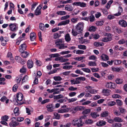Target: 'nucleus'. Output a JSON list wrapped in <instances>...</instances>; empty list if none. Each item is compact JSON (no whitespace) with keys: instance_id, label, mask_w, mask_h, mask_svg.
<instances>
[{"instance_id":"a18cd8bd","label":"nucleus","mask_w":127,"mask_h":127,"mask_svg":"<svg viewBox=\"0 0 127 127\" xmlns=\"http://www.w3.org/2000/svg\"><path fill=\"white\" fill-rule=\"evenodd\" d=\"M108 112L107 111H105L102 112L101 115V117H104L108 116Z\"/></svg>"},{"instance_id":"0e129e2a","label":"nucleus","mask_w":127,"mask_h":127,"mask_svg":"<svg viewBox=\"0 0 127 127\" xmlns=\"http://www.w3.org/2000/svg\"><path fill=\"white\" fill-rule=\"evenodd\" d=\"M28 78V77L27 75H25L23 78L22 81L23 82H25L27 80Z\"/></svg>"},{"instance_id":"393cba45","label":"nucleus","mask_w":127,"mask_h":127,"mask_svg":"<svg viewBox=\"0 0 127 127\" xmlns=\"http://www.w3.org/2000/svg\"><path fill=\"white\" fill-rule=\"evenodd\" d=\"M65 39L66 41L67 42L71 40V38L69 34L67 33L65 36Z\"/></svg>"},{"instance_id":"de8ad7c7","label":"nucleus","mask_w":127,"mask_h":127,"mask_svg":"<svg viewBox=\"0 0 127 127\" xmlns=\"http://www.w3.org/2000/svg\"><path fill=\"white\" fill-rule=\"evenodd\" d=\"M88 65L90 66H95L96 65V64L95 62L91 61L88 63Z\"/></svg>"},{"instance_id":"cd10ccee","label":"nucleus","mask_w":127,"mask_h":127,"mask_svg":"<svg viewBox=\"0 0 127 127\" xmlns=\"http://www.w3.org/2000/svg\"><path fill=\"white\" fill-rule=\"evenodd\" d=\"M96 27L95 26H92L89 28L88 31L90 32H94L96 31Z\"/></svg>"},{"instance_id":"774afa93","label":"nucleus","mask_w":127,"mask_h":127,"mask_svg":"<svg viewBox=\"0 0 127 127\" xmlns=\"http://www.w3.org/2000/svg\"><path fill=\"white\" fill-rule=\"evenodd\" d=\"M49 101L50 99H46L42 101L41 102V103L42 104H44L47 102H49Z\"/></svg>"},{"instance_id":"052dcab7","label":"nucleus","mask_w":127,"mask_h":127,"mask_svg":"<svg viewBox=\"0 0 127 127\" xmlns=\"http://www.w3.org/2000/svg\"><path fill=\"white\" fill-rule=\"evenodd\" d=\"M104 23V22L103 21H99L96 22V24L98 26H101Z\"/></svg>"},{"instance_id":"69168bd1","label":"nucleus","mask_w":127,"mask_h":127,"mask_svg":"<svg viewBox=\"0 0 127 127\" xmlns=\"http://www.w3.org/2000/svg\"><path fill=\"white\" fill-rule=\"evenodd\" d=\"M68 90L70 91H74L77 89V88H74L73 86H71L68 88Z\"/></svg>"},{"instance_id":"5fc2aeb1","label":"nucleus","mask_w":127,"mask_h":127,"mask_svg":"<svg viewBox=\"0 0 127 127\" xmlns=\"http://www.w3.org/2000/svg\"><path fill=\"white\" fill-rule=\"evenodd\" d=\"M115 29L116 30V32L118 33H119L123 32V30H121L120 29L117 27Z\"/></svg>"},{"instance_id":"58836bf2","label":"nucleus","mask_w":127,"mask_h":127,"mask_svg":"<svg viewBox=\"0 0 127 127\" xmlns=\"http://www.w3.org/2000/svg\"><path fill=\"white\" fill-rule=\"evenodd\" d=\"M61 36V35L59 34L58 33H56L54 34L53 36V38L55 39L59 38Z\"/></svg>"},{"instance_id":"4d7b16f0","label":"nucleus","mask_w":127,"mask_h":127,"mask_svg":"<svg viewBox=\"0 0 127 127\" xmlns=\"http://www.w3.org/2000/svg\"><path fill=\"white\" fill-rule=\"evenodd\" d=\"M99 35L97 33L93 34V38L95 39H98L99 37Z\"/></svg>"},{"instance_id":"a19ab883","label":"nucleus","mask_w":127,"mask_h":127,"mask_svg":"<svg viewBox=\"0 0 127 127\" xmlns=\"http://www.w3.org/2000/svg\"><path fill=\"white\" fill-rule=\"evenodd\" d=\"M23 39L22 38V37H19L17 40L16 43V44L17 45H19L21 41H22Z\"/></svg>"},{"instance_id":"3c124183","label":"nucleus","mask_w":127,"mask_h":127,"mask_svg":"<svg viewBox=\"0 0 127 127\" xmlns=\"http://www.w3.org/2000/svg\"><path fill=\"white\" fill-rule=\"evenodd\" d=\"M18 86L17 84H15L12 88V90L13 92H15L17 91V89L18 88Z\"/></svg>"},{"instance_id":"49530a36","label":"nucleus","mask_w":127,"mask_h":127,"mask_svg":"<svg viewBox=\"0 0 127 127\" xmlns=\"http://www.w3.org/2000/svg\"><path fill=\"white\" fill-rule=\"evenodd\" d=\"M114 61V64L116 65H118L121 64L122 63V61L119 60H115Z\"/></svg>"},{"instance_id":"6e6d98bb","label":"nucleus","mask_w":127,"mask_h":127,"mask_svg":"<svg viewBox=\"0 0 127 127\" xmlns=\"http://www.w3.org/2000/svg\"><path fill=\"white\" fill-rule=\"evenodd\" d=\"M63 25H65L69 23L70 20L69 19H67L65 21H62Z\"/></svg>"},{"instance_id":"c03bdc74","label":"nucleus","mask_w":127,"mask_h":127,"mask_svg":"<svg viewBox=\"0 0 127 127\" xmlns=\"http://www.w3.org/2000/svg\"><path fill=\"white\" fill-rule=\"evenodd\" d=\"M53 79L56 81H61L62 79V78L60 76L54 77Z\"/></svg>"},{"instance_id":"79ce46f5","label":"nucleus","mask_w":127,"mask_h":127,"mask_svg":"<svg viewBox=\"0 0 127 127\" xmlns=\"http://www.w3.org/2000/svg\"><path fill=\"white\" fill-rule=\"evenodd\" d=\"M20 71L21 73H24L25 72H26V66L24 65L23 66L22 68L20 69Z\"/></svg>"},{"instance_id":"412c9836","label":"nucleus","mask_w":127,"mask_h":127,"mask_svg":"<svg viewBox=\"0 0 127 127\" xmlns=\"http://www.w3.org/2000/svg\"><path fill=\"white\" fill-rule=\"evenodd\" d=\"M21 53V56L22 57L24 58H26L28 57L29 53L27 51H24L23 52H20Z\"/></svg>"},{"instance_id":"4be33fe9","label":"nucleus","mask_w":127,"mask_h":127,"mask_svg":"<svg viewBox=\"0 0 127 127\" xmlns=\"http://www.w3.org/2000/svg\"><path fill=\"white\" fill-rule=\"evenodd\" d=\"M14 112L15 115L17 116L19 115L20 113L18 107L15 108L14 110Z\"/></svg>"},{"instance_id":"5701e85b","label":"nucleus","mask_w":127,"mask_h":127,"mask_svg":"<svg viewBox=\"0 0 127 127\" xmlns=\"http://www.w3.org/2000/svg\"><path fill=\"white\" fill-rule=\"evenodd\" d=\"M112 39V37H107L103 38L102 40L103 42H106L110 41Z\"/></svg>"},{"instance_id":"20e7f679","label":"nucleus","mask_w":127,"mask_h":127,"mask_svg":"<svg viewBox=\"0 0 127 127\" xmlns=\"http://www.w3.org/2000/svg\"><path fill=\"white\" fill-rule=\"evenodd\" d=\"M11 119V121L9 123V125L11 127H15L19 124V123L16 121V119L15 118L13 117Z\"/></svg>"},{"instance_id":"f704fd0d","label":"nucleus","mask_w":127,"mask_h":127,"mask_svg":"<svg viewBox=\"0 0 127 127\" xmlns=\"http://www.w3.org/2000/svg\"><path fill=\"white\" fill-rule=\"evenodd\" d=\"M84 24L83 23L80 22V33H82L84 27Z\"/></svg>"},{"instance_id":"7c9ffc66","label":"nucleus","mask_w":127,"mask_h":127,"mask_svg":"<svg viewBox=\"0 0 127 127\" xmlns=\"http://www.w3.org/2000/svg\"><path fill=\"white\" fill-rule=\"evenodd\" d=\"M54 118L55 119L58 120L60 119V115L56 113H54Z\"/></svg>"},{"instance_id":"c9c22d12","label":"nucleus","mask_w":127,"mask_h":127,"mask_svg":"<svg viewBox=\"0 0 127 127\" xmlns=\"http://www.w3.org/2000/svg\"><path fill=\"white\" fill-rule=\"evenodd\" d=\"M114 120L115 122H122L123 120L120 118L116 117L114 119Z\"/></svg>"},{"instance_id":"473e14b6","label":"nucleus","mask_w":127,"mask_h":127,"mask_svg":"<svg viewBox=\"0 0 127 127\" xmlns=\"http://www.w3.org/2000/svg\"><path fill=\"white\" fill-rule=\"evenodd\" d=\"M85 124H90L93 123V121L91 119H88L85 120Z\"/></svg>"},{"instance_id":"8fccbe9b","label":"nucleus","mask_w":127,"mask_h":127,"mask_svg":"<svg viewBox=\"0 0 127 127\" xmlns=\"http://www.w3.org/2000/svg\"><path fill=\"white\" fill-rule=\"evenodd\" d=\"M77 99L75 98H73L71 99H68L69 103H70L76 101Z\"/></svg>"},{"instance_id":"f03ea898","label":"nucleus","mask_w":127,"mask_h":127,"mask_svg":"<svg viewBox=\"0 0 127 127\" xmlns=\"http://www.w3.org/2000/svg\"><path fill=\"white\" fill-rule=\"evenodd\" d=\"M66 106L64 105L62 106L61 108L59 109L58 110V113H67L69 110L70 109L66 107Z\"/></svg>"},{"instance_id":"c85d7f7f","label":"nucleus","mask_w":127,"mask_h":127,"mask_svg":"<svg viewBox=\"0 0 127 127\" xmlns=\"http://www.w3.org/2000/svg\"><path fill=\"white\" fill-rule=\"evenodd\" d=\"M58 48L61 49H64L67 47V46L65 45L64 43L62 44L58 47Z\"/></svg>"},{"instance_id":"c756f323","label":"nucleus","mask_w":127,"mask_h":127,"mask_svg":"<svg viewBox=\"0 0 127 127\" xmlns=\"http://www.w3.org/2000/svg\"><path fill=\"white\" fill-rule=\"evenodd\" d=\"M56 13L58 15H63L66 14L65 11H58Z\"/></svg>"},{"instance_id":"bb28decb","label":"nucleus","mask_w":127,"mask_h":127,"mask_svg":"<svg viewBox=\"0 0 127 127\" xmlns=\"http://www.w3.org/2000/svg\"><path fill=\"white\" fill-rule=\"evenodd\" d=\"M89 20L90 22H93L95 20V17L92 14L89 17Z\"/></svg>"},{"instance_id":"f3484780","label":"nucleus","mask_w":127,"mask_h":127,"mask_svg":"<svg viewBox=\"0 0 127 127\" xmlns=\"http://www.w3.org/2000/svg\"><path fill=\"white\" fill-rule=\"evenodd\" d=\"M33 65V62L32 60H29L27 62V65L28 67L29 68H32Z\"/></svg>"},{"instance_id":"37998d69","label":"nucleus","mask_w":127,"mask_h":127,"mask_svg":"<svg viewBox=\"0 0 127 127\" xmlns=\"http://www.w3.org/2000/svg\"><path fill=\"white\" fill-rule=\"evenodd\" d=\"M81 70H83L85 72L89 73L91 71L88 68H82Z\"/></svg>"},{"instance_id":"9d476101","label":"nucleus","mask_w":127,"mask_h":127,"mask_svg":"<svg viewBox=\"0 0 127 127\" xmlns=\"http://www.w3.org/2000/svg\"><path fill=\"white\" fill-rule=\"evenodd\" d=\"M119 24L122 27H126L127 26V23L126 22L123 20H120L119 22Z\"/></svg>"},{"instance_id":"9b49d317","label":"nucleus","mask_w":127,"mask_h":127,"mask_svg":"<svg viewBox=\"0 0 127 127\" xmlns=\"http://www.w3.org/2000/svg\"><path fill=\"white\" fill-rule=\"evenodd\" d=\"M64 41L62 39H58L55 41V43L56 46L58 47L60 45L62 44V43L64 42Z\"/></svg>"},{"instance_id":"2f4dec72","label":"nucleus","mask_w":127,"mask_h":127,"mask_svg":"<svg viewBox=\"0 0 127 127\" xmlns=\"http://www.w3.org/2000/svg\"><path fill=\"white\" fill-rule=\"evenodd\" d=\"M86 116L84 115L81 116V118H80V126H81L83 125L82 124H81L82 122V121H82V119H85L86 118Z\"/></svg>"},{"instance_id":"1a4fd4ad","label":"nucleus","mask_w":127,"mask_h":127,"mask_svg":"<svg viewBox=\"0 0 127 127\" xmlns=\"http://www.w3.org/2000/svg\"><path fill=\"white\" fill-rule=\"evenodd\" d=\"M27 46L25 43L21 44L19 48V51L20 52H23L26 49Z\"/></svg>"},{"instance_id":"39448f33","label":"nucleus","mask_w":127,"mask_h":127,"mask_svg":"<svg viewBox=\"0 0 127 127\" xmlns=\"http://www.w3.org/2000/svg\"><path fill=\"white\" fill-rule=\"evenodd\" d=\"M106 87L109 89H114L116 87V84L114 83L108 82L106 83Z\"/></svg>"},{"instance_id":"864d4df0","label":"nucleus","mask_w":127,"mask_h":127,"mask_svg":"<svg viewBox=\"0 0 127 127\" xmlns=\"http://www.w3.org/2000/svg\"><path fill=\"white\" fill-rule=\"evenodd\" d=\"M86 6V3L84 2H80V6L82 7H84Z\"/></svg>"},{"instance_id":"dca6fc26","label":"nucleus","mask_w":127,"mask_h":127,"mask_svg":"<svg viewBox=\"0 0 127 127\" xmlns=\"http://www.w3.org/2000/svg\"><path fill=\"white\" fill-rule=\"evenodd\" d=\"M105 121H100L97 122L96 123L97 126L100 127L104 126L106 124Z\"/></svg>"},{"instance_id":"f257e3e1","label":"nucleus","mask_w":127,"mask_h":127,"mask_svg":"<svg viewBox=\"0 0 127 127\" xmlns=\"http://www.w3.org/2000/svg\"><path fill=\"white\" fill-rule=\"evenodd\" d=\"M9 27V30L13 32H16L18 30V25L15 23L10 24Z\"/></svg>"},{"instance_id":"603ef678","label":"nucleus","mask_w":127,"mask_h":127,"mask_svg":"<svg viewBox=\"0 0 127 127\" xmlns=\"http://www.w3.org/2000/svg\"><path fill=\"white\" fill-rule=\"evenodd\" d=\"M70 51H63L60 53V54L61 55H64V54H68L70 53Z\"/></svg>"},{"instance_id":"a211bd4d","label":"nucleus","mask_w":127,"mask_h":127,"mask_svg":"<svg viewBox=\"0 0 127 127\" xmlns=\"http://www.w3.org/2000/svg\"><path fill=\"white\" fill-rule=\"evenodd\" d=\"M110 91L107 89H103L102 91V93L105 95L108 96L109 95Z\"/></svg>"},{"instance_id":"bf43d9fd","label":"nucleus","mask_w":127,"mask_h":127,"mask_svg":"<svg viewBox=\"0 0 127 127\" xmlns=\"http://www.w3.org/2000/svg\"><path fill=\"white\" fill-rule=\"evenodd\" d=\"M38 4L37 3H34L32 5L31 10L33 11L34 10L35 7L36 6V5Z\"/></svg>"},{"instance_id":"ddd939ff","label":"nucleus","mask_w":127,"mask_h":127,"mask_svg":"<svg viewBox=\"0 0 127 127\" xmlns=\"http://www.w3.org/2000/svg\"><path fill=\"white\" fill-rule=\"evenodd\" d=\"M101 59L103 61H107L109 60V57L108 56L104 54H103L100 56Z\"/></svg>"},{"instance_id":"ea45409f","label":"nucleus","mask_w":127,"mask_h":127,"mask_svg":"<svg viewBox=\"0 0 127 127\" xmlns=\"http://www.w3.org/2000/svg\"><path fill=\"white\" fill-rule=\"evenodd\" d=\"M73 67V66L71 65H65L64 66L63 68L65 70L69 69L70 68H71Z\"/></svg>"},{"instance_id":"0eeeda50","label":"nucleus","mask_w":127,"mask_h":127,"mask_svg":"<svg viewBox=\"0 0 127 127\" xmlns=\"http://www.w3.org/2000/svg\"><path fill=\"white\" fill-rule=\"evenodd\" d=\"M42 5L41 4H40L37 8L35 11L34 14L36 15H39L41 14V9Z\"/></svg>"},{"instance_id":"680f3d73","label":"nucleus","mask_w":127,"mask_h":127,"mask_svg":"<svg viewBox=\"0 0 127 127\" xmlns=\"http://www.w3.org/2000/svg\"><path fill=\"white\" fill-rule=\"evenodd\" d=\"M116 104V102L113 101L110 102L108 103V105L110 106H113Z\"/></svg>"},{"instance_id":"b1692460","label":"nucleus","mask_w":127,"mask_h":127,"mask_svg":"<svg viewBox=\"0 0 127 127\" xmlns=\"http://www.w3.org/2000/svg\"><path fill=\"white\" fill-rule=\"evenodd\" d=\"M65 8L66 10L69 11H71L73 9L72 7L69 5H66L65 7Z\"/></svg>"},{"instance_id":"6e6552de","label":"nucleus","mask_w":127,"mask_h":127,"mask_svg":"<svg viewBox=\"0 0 127 127\" xmlns=\"http://www.w3.org/2000/svg\"><path fill=\"white\" fill-rule=\"evenodd\" d=\"M46 108L48 111L52 112L54 111L55 107L52 104H49L46 106Z\"/></svg>"},{"instance_id":"338daca9","label":"nucleus","mask_w":127,"mask_h":127,"mask_svg":"<svg viewBox=\"0 0 127 127\" xmlns=\"http://www.w3.org/2000/svg\"><path fill=\"white\" fill-rule=\"evenodd\" d=\"M116 102L117 104L119 106H121L122 105L123 103L119 99L116 100Z\"/></svg>"},{"instance_id":"13d9d810","label":"nucleus","mask_w":127,"mask_h":127,"mask_svg":"<svg viewBox=\"0 0 127 127\" xmlns=\"http://www.w3.org/2000/svg\"><path fill=\"white\" fill-rule=\"evenodd\" d=\"M70 16L69 15H66L62 17L61 18V19L62 20H64L67 19L69 18Z\"/></svg>"},{"instance_id":"4c0bfd02","label":"nucleus","mask_w":127,"mask_h":127,"mask_svg":"<svg viewBox=\"0 0 127 127\" xmlns=\"http://www.w3.org/2000/svg\"><path fill=\"white\" fill-rule=\"evenodd\" d=\"M119 109L120 111V113L122 114H124L125 112H126V109L121 107H119Z\"/></svg>"},{"instance_id":"e433bc0d","label":"nucleus","mask_w":127,"mask_h":127,"mask_svg":"<svg viewBox=\"0 0 127 127\" xmlns=\"http://www.w3.org/2000/svg\"><path fill=\"white\" fill-rule=\"evenodd\" d=\"M9 118L6 115H5L2 116L1 117V119L2 120L4 121H7Z\"/></svg>"},{"instance_id":"423d86ee","label":"nucleus","mask_w":127,"mask_h":127,"mask_svg":"<svg viewBox=\"0 0 127 127\" xmlns=\"http://www.w3.org/2000/svg\"><path fill=\"white\" fill-rule=\"evenodd\" d=\"M84 110L82 112V113L83 115L88 114L90 113L91 111V110L90 109H86L85 108L80 106V110Z\"/></svg>"},{"instance_id":"f8f14e48","label":"nucleus","mask_w":127,"mask_h":127,"mask_svg":"<svg viewBox=\"0 0 127 127\" xmlns=\"http://www.w3.org/2000/svg\"><path fill=\"white\" fill-rule=\"evenodd\" d=\"M73 125L79 127V124L78 121V119H75L73 120L72 123Z\"/></svg>"},{"instance_id":"2eb2a0df","label":"nucleus","mask_w":127,"mask_h":127,"mask_svg":"<svg viewBox=\"0 0 127 127\" xmlns=\"http://www.w3.org/2000/svg\"><path fill=\"white\" fill-rule=\"evenodd\" d=\"M39 25V28L41 30L44 32H45L46 31V29L43 24L40 23Z\"/></svg>"},{"instance_id":"4468645a","label":"nucleus","mask_w":127,"mask_h":127,"mask_svg":"<svg viewBox=\"0 0 127 127\" xmlns=\"http://www.w3.org/2000/svg\"><path fill=\"white\" fill-rule=\"evenodd\" d=\"M23 95L21 93H18L17 95V98L18 101H21L23 98Z\"/></svg>"},{"instance_id":"e2e57ef3","label":"nucleus","mask_w":127,"mask_h":127,"mask_svg":"<svg viewBox=\"0 0 127 127\" xmlns=\"http://www.w3.org/2000/svg\"><path fill=\"white\" fill-rule=\"evenodd\" d=\"M72 2V0H67L63 1L62 2V3L66 4L67 3H70Z\"/></svg>"},{"instance_id":"09e8293b","label":"nucleus","mask_w":127,"mask_h":127,"mask_svg":"<svg viewBox=\"0 0 127 127\" xmlns=\"http://www.w3.org/2000/svg\"><path fill=\"white\" fill-rule=\"evenodd\" d=\"M123 81L122 79H117L115 80L117 84H122Z\"/></svg>"},{"instance_id":"72a5a7b5","label":"nucleus","mask_w":127,"mask_h":127,"mask_svg":"<svg viewBox=\"0 0 127 127\" xmlns=\"http://www.w3.org/2000/svg\"><path fill=\"white\" fill-rule=\"evenodd\" d=\"M67 99V98L65 97L58 100V102L60 103H62L64 101H66Z\"/></svg>"},{"instance_id":"7ed1b4c3","label":"nucleus","mask_w":127,"mask_h":127,"mask_svg":"<svg viewBox=\"0 0 127 127\" xmlns=\"http://www.w3.org/2000/svg\"><path fill=\"white\" fill-rule=\"evenodd\" d=\"M79 33V23H78L76 26V29H72L71 31V33L72 35L74 36H76Z\"/></svg>"},{"instance_id":"aec40b11","label":"nucleus","mask_w":127,"mask_h":127,"mask_svg":"<svg viewBox=\"0 0 127 127\" xmlns=\"http://www.w3.org/2000/svg\"><path fill=\"white\" fill-rule=\"evenodd\" d=\"M36 37L35 33L33 32H32L30 34V40L32 41H34Z\"/></svg>"},{"instance_id":"6ab92c4d","label":"nucleus","mask_w":127,"mask_h":127,"mask_svg":"<svg viewBox=\"0 0 127 127\" xmlns=\"http://www.w3.org/2000/svg\"><path fill=\"white\" fill-rule=\"evenodd\" d=\"M123 11V9L122 7H119L118 8V12L117 13L114 14V15L118 16L121 15V13Z\"/></svg>"},{"instance_id":"a878e982","label":"nucleus","mask_w":127,"mask_h":127,"mask_svg":"<svg viewBox=\"0 0 127 127\" xmlns=\"http://www.w3.org/2000/svg\"><path fill=\"white\" fill-rule=\"evenodd\" d=\"M91 115L93 118L95 119L97 117H98L99 116V114H97V113L96 112H92L91 113Z\"/></svg>"}]
</instances>
